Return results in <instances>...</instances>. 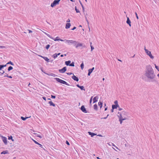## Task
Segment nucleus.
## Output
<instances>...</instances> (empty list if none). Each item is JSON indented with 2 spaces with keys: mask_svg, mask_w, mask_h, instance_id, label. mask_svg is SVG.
Wrapping results in <instances>:
<instances>
[{
  "mask_svg": "<svg viewBox=\"0 0 159 159\" xmlns=\"http://www.w3.org/2000/svg\"><path fill=\"white\" fill-rule=\"evenodd\" d=\"M144 75L148 79L151 80V82L157 81L156 80L154 79L156 75L150 65H149L146 66Z\"/></svg>",
  "mask_w": 159,
  "mask_h": 159,
  "instance_id": "1",
  "label": "nucleus"
},
{
  "mask_svg": "<svg viewBox=\"0 0 159 159\" xmlns=\"http://www.w3.org/2000/svg\"><path fill=\"white\" fill-rule=\"evenodd\" d=\"M54 79L56 80L57 82H58L60 83H61V84H66L68 86L70 85L68 83H67L66 81H65L63 80H62L61 79H60L59 78H55Z\"/></svg>",
  "mask_w": 159,
  "mask_h": 159,
  "instance_id": "2",
  "label": "nucleus"
},
{
  "mask_svg": "<svg viewBox=\"0 0 159 159\" xmlns=\"http://www.w3.org/2000/svg\"><path fill=\"white\" fill-rule=\"evenodd\" d=\"M61 0H55L53 2L51 3V7H53L57 5H58L59 4L60 1Z\"/></svg>",
  "mask_w": 159,
  "mask_h": 159,
  "instance_id": "3",
  "label": "nucleus"
},
{
  "mask_svg": "<svg viewBox=\"0 0 159 159\" xmlns=\"http://www.w3.org/2000/svg\"><path fill=\"white\" fill-rule=\"evenodd\" d=\"M145 52L147 55L149 56L151 59H153L154 58V57L151 54V52L148 49H145Z\"/></svg>",
  "mask_w": 159,
  "mask_h": 159,
  "instance_id": "4",
  "label": "nucleus"
},
{
  "mask_svg": "<svg viewBox=\"0 0 159 159\" xmlns=\"http://www.w3.org/2000/svg\"><path fill=\"white\" fill-rule=\"evenodd\" d=\"M66 42L68 43L69 44L70 43L73 44L74 46L77 43L76 41L73 40H66Z\"/></svg>",
  "mask_w": 159,
  "mask_h": 159,
  "instance_id": "5",
  "label": "nucleus"
},
{
  "mask_svg": "<svg viewBox=\"0 0 159 159\" xmlns=\"http://www.w3.org/2000/svg\"><path fill=\"white\" fill-rule=\"evenodd\" d=\"M120 116L119 117V121L120 122V123L121 124L122 122V121L126 120L127 119L125 117L123 118L121 113L120 114Z\"/></svg>",
  "mask_w": 159,
  "mask_h": 159,
  "instance_id": "6",
  "label": "nucleus"
},
{
  "mask_svg": "<svg viewBox=\"0 0 159 159\" xmlns=\"http://www.w3.org/2000/svg\"><path fill=\"white\" fill-rule=\"evenodd\" d=\"M66 70V66L63 67L62 69L59 70V71L61 73H64Z\"/></svg>",
  "mask_w": 159,
  "mask_h": 159,
  "instance_id": "7",
  "label": "nucleus"
},
{
  "mask_svg": "<svg viewBox=\"0 0 159 159\" xmlns=\"http://www.w3.org/2000/svg\"><path fill=\"white\" fill-rule=\"evenodd\" d=\"M81 110L84 113H87L88 112L87 111L86 109L85 108L84 106V105H82L81 108Z\"/></svg>",
  "mask_w": 159,
  "mask_h": 159,
  "instance_id": "8",
  "label": "nucleus"
},
{
  "mask_svg": "<svg viewBox=\"0 0 159 159\" xmlns=\"http://www.w3.org/2000/svg\"><path fill=\"white\" fill-rule=\"evenodd\" d=\"M38 56L43 58V59H44L46 61L48 62L50 61L49 59H48V58H47V57H43L41 55H38Z\"/></svg>",
  "mask_w": 159,
  "mask_h": 159,
  "instance_id": "9",
  "label": "nucleus"
},
{
  "mask_svg": "<svg viewBox=\"0 0 159 159\" xmlns=\"http://www.w3.org/2000/svg\"><path fill=\"white\" fill-rule=\"evenodd\" d=\"M2 139L3 142L5 145L7 144V139L5 137H2Z\"/></svg>",
  "mask_w": 159,
  "mask_h": 159,
  "instance_id": "10",
  "label": "nucleus"
},
{
  "mask_svg": "<svg viewBox=\"0 0 159 159\" xmlns=\"http://www.w3.org/2000/svg\"><path fill=\"white\" fill-rule=\"evenodd\" d=\"M76 86L79 88L80 89L82 90H85V89L84 88V87L83 86H80L79 84H77L76 85Z\"/></svg>",
  "mask_w": 159,
  "mask_h": 159,
  "instance_id": "11",
  "label": "nucleus"
},
{
  "mask_svg": "<svg viewBox=\"0 0 159 159\" xmlns=\"http://www.w3.org/2000/svg\"><path fill=\"white\" fill-rule=\"evenodd\" d=\"M72 78L74 80L76 81L77 82H78L79 81V79L78 77L76 76L75 75H73L72 77Z\"/></svg>",
  "mask_w": 159,
  "mask_h": 159,
  "instance_id": "12",
  "label": "nucleus"
},
{
  "mask_svg": "<svg viewBox=\"0 0 159 159\" xmlns=\"http://www.w3.org/2000/svg\"><path fill=\"white\" fill-rule=\"evenodd\" d=\"M98 96H96L94 97L93 99V103H94L97 102L98 101Z\"/></svg>",
  "mask_w": 159,
  "mask_h": 159,
  "instance_id": "13",
  "label": "nucleus"
},
{
  "mask_svg": "<svg viewBox=\"0 0 159 159\" xmlns=\"http://www.w3.org/2000/svg\"><path fill=\"white\" fill-rule=\"evenodd\" d=\"M126 22V23L129 25L130 27L131 26V22L129 18L128 17H127V20Z\"/></svg>",
  "mask_w": 159,
  "mask_h": 159,
  "instance_id": "14",
  "label": "nucleus"
},
{
  "mask_svg": "<svg viewBox=\"0 0 159 159\" xmlns=\"http://www.w3.org/2000/svg\"><path fill=\"white\" fill-rule=\"evenodd\" d=\"M32 140L35 144L39 145L40 147L41 148H43V146L41 144H40L38 143L36 141L33 139H32Z\"/></svg>",
  "mask_w": 159,
  "mask_h": 159,
  "instance_id": "15",
  "label": "nucleus"
},
{
  "mask_svg": "<svg viewBox=\"0 0 159 159\" xmlns=\"http://www.w3.org/2000/svg\"><path fill=\"white\" fill-rule=\"evenodd\" d=\"M88 133H89V135H90L91 136V137H93L94 136L96 135H97L96 134H95V133H92V132H88Z\"/></svg>",
  "mask_w": 159,
  "mask_h": 159,
  "instance_id": "16",
  "label": "nucleus"
},
{
  "mask_svg": "<svg viewBox=\"0 0 159 159\" xmlns=\"http://www.w3.org/2000/svg\"><path fill=\"white\" fill-rule=\"evenodd\" d=\"M71 25L70 23H67L66 25L65 28L66 29H69L70 28Z\"/></svg>",
  "mask_w": 159,
  "mask_h": 159,
  "instance_id": "17",
  "label": "nucleus"
},
{
  "mask_svg": "<svg viewBox=\"0 0 159 159\" xmlns=\"http://www.w3.org/2000/svg\"><path fill=\"white\" fill-rule=\"evenodd\" d=\"M48 103L50 105V106H52L54 107L56 106L55 104L54 103H53V102H52L51 101H49L48 102Z\"/></svg>",
  "mask_w": 159,
  "mask_h": 159,
  "instance_id": "18",
  "label": "nucleus"
},
{
  "mask_svg": "<svg viewBox=\"0 0 159 159\" xmlns=\"http://www.w3.org/2000/svg\"><path fill=\"white\" fill-rule=\"evenodd\" d=\"M71 62V61L70 60L66 61L65 62V64L67 66H70Z\"/></svg>",
  "mask_w": 159,
  "mask_h": 159,
  "instance_id": "19",
  "label": "nucleus"
},
{
  "mask_svg": "<svg viewBox=\"0 0 159 159\" xmlns=\"http://www.w3.org/2000/svg\"><path fill=\"white\" fill-rule=\"evenodd\" d=\"M1 154H9L8 151V150H5L4 151L2 152L1 153Z\"/></svg>",
  "mask_w": 159,
  "mask_h": 159,
  "instance_id": "20",
  "label": "nucleus"
},
{
  "mask_svg": "<svg viewBox=\"0 0 159 159\" xmlns=\"http://www.w3.org/2000/svg\"><path fill=\"white\" fill-rule=\"evenodd\" d=\"M30 117H24L23 116H21V119L23 120H25L27 119L30 118Z\"/></svg>",
  "mask_w": 159,
  "mask_h": 159,
  "instance_id": "21",
  "label": "nucleus"
},
{
  "mask_svg": "<svg viewBox=\"0 0 159 159\" xmlns=\"http://www.w3.org/2000/svg\"><path fill=\"white\" fill-rule=\"evenodd\" d=\"M93 108L95 110L97 111L98 109L97 105L96 104H94L93 106Z\"/></svg>",
  "mask_w": 159,
  "mask_h": 159,
  "instance_id": "22",
  "label": "nucleus"
},
{
  "mask_svg": "<svg viewBox=\"0 0 159 159\" xmlns=\"http://www.w3.org/2000/svg\"><path fill=\"white\" fill-rule=\"evenodd\" d=\"M98 105L100 107V108H101L102 106V102L99 101L98 102Z\"/></svg>",
  "mask_w": 159,
  "mask_h": 159,
  "instance_id": "23",
  "label": "nucleus"
},
{
  "mask_svg": "<svg viewBox=\"0 0 159 159\" xmlns=\"http://www.w3.org/2000/svg\"><path fill=\"white\" fill-rule=\"evenodd\" d=\"M82 46V43H79L77 44V45L75 46L76 48H77L81 46Z\"/></svg>",
  "mask_w": 159,
  "mask_h": 159,
  "instance_id": "24",
  "label": "nucleus"
},
{
  "mask_svg": "<svg viewBox=\"0 0 159 159\" xmlns=\"http://www.w3.org/2000/svg\"><path fill=\"white\" fill-rule=\"evenodd\" d=\"M94 69V67H93L91 69H90L88 70V71L90 72L91 73H92L93 70Z\"/></svg>",
  "mask_w": 159,
  "mask_h": 159,
  "instance_id": "25",
  "label": "nucleus"
},
{
  "mask_svg": "<svg viewBox=\"0 0 159 159\" xmlns=\"http://www.w3.org/2000/svg\"><path fill=\"white\" fill-rule=\"evenodd\" d=\"M13 69V68L11 66H10L8 67L7 70L8 71H10L11 70H12Z\"/></svg>",
  "mask_w": 159,
  "mask_h": 159,
  "instance_id": "26",
  "label": "nucleus"
},
{
  "mask_svg": "<svg viewBox=\"0 0 159 159\" xmlns=\"http://www.w3.org/2000/svg\"><path fill=\"white\" fill-rule=\"evenodd\" d=\"M47 74L48 75L52 76L53 77H56V76H57V75H56L55 74H53V73H51V74H50V75H49L48 74Z\"/></svg>",
  "mask_w": 159,
  "mask_h": 159,
  "instance_id": "27",
  "label": "nucleus"
},
{
  "mask_svg": "<svg viewBox=\"0 0 159 159\" xmlns=\"http://www.w3.org/2000/svg\"><path fill=\"white\" fill-rule=\"evenodd\" d=\"M8 139L9 140L11 139L12 141H14V140L13 139L12 137L11 136L8 137Z\"/></svg>",
  "mask_w": 159,
  "mask_h": 159,
  "instance_id": "28",
  "label": "nucleus"
},
{
  "mask_svg": "<svg viewBox=\"0 0 159 159\" xmlns=\"http://www.w3.org/2000/svg\"><path fill=\"white\" fill-rule=\"evenodd\" d=\"M52 57L54 58V59L56 58H57V54L56 53L54 54L52 56Z\"/></svg>",
  "mask_w": 159,
  "mask_h": 159,
  "instance_id": "29",
  "label": "nucleus"
},
{
  "mask_svg": "<svg viewBox=\"0 0 159 159\" xmlns=\"http://www.w3.org/2000/svg\"><path fill=\"white\" fill-rule=\"evenodd\" d=\"M59 38L58 37H57L55 38H53V39L55 41H59Z\"/></svg>",
  "mask_w": 159,
  "mask_h": 159,
  "instance_id": "30",
  "label": "nucleus"
},
{
  "mask_svg": "<svg viewBox=\"0 0 159 159\" xmlns=\"http://www.w3.org/2000/svg\"><path fill=\"white\" fill-rule=\"evenodd\" d=\"M11 64V65L12 66H14V64L11 61H9V62H8L7 63V64Z\"/></svg>",
  "mask_w": 159,
  "mask_h": 159,
  "instance_id": "31",
  "label": "nucleus"
},
{
  "mask_svg": "<svg viewBox=\"0 0 159 159\" xmlns=\"http://www.w3.org/2000/svg\"><path fill=\"white\" fill-rule=\"evenodd\" d=\"M84 63L83 62H82V63L80 65V67H81V68L82 70H83L84 68Z\"/></svg>",
  "mask_w": 159,
  "mask_h": 159,
  "instance_id": "32",
  "label": "nucleus"
},
{
  "mask_svg": "<svg viewBox=\"0 0 159 159\" xmlns=\"http://www.w3.org/2000/svg\"><path fill=\"white\" fill-rule=\"evenodd\" d=\"M74 64H75L74 62L73 61H72L71 62V63H70V66H75Z\"/></svg>",
  "mask_w": 159,
  "mask_h": 159,
  "instance_id": "33",
  "label": "nucleus"
},
{
  "mask_svg": "<svg viewBox=\"0 0 159 159\" xmlns=\"http://www.w3.org/2000/svg\"><path fill=\"white\" fill-rule=\"evenodd\" d=\"M122 114H124V115H125L126 116L127 115H128V113L126 112H125V111H123L122 112Z\"/></svg>",
  "mask_w": 159,
  "mask_h": 159,
  "instance_id": "34",
  "label": "nucleus"
},
{
  "mask_svg": "<svg viewBox=\"0 0 159 159\" xmlns=\"http://www.w3.org/2000/svg\"><path fill=\"white\" fill-rule=\"evenodd\" d=\"M75 10L76 11L77 13H79L80 12V11L77 8L76 6L75 7Z\"/></svg>",
  "mask_w": 159,
  "mask_h": 159,
  "instance_id": "35",
  "label": "nucleus"
},
{
  "mask_svg": "<svg viewBox=\"0 0 159 159\" xmlns=\"http://www.w3.org/2000/svg\"><path fill=\"white\" fill-rule=\"evenodd\" d=\"M50 47V45L49 44H48L46 46L45 48H46V49L48 50L49 48Z\"/></svg>",
  "mask_w": 159,
  "mask_h": 159,
  "instance_id": "36",
  "label": "nucleus"
},
{
  "mask_svg": "<svg viewBox=\"0 0 159 159\" xmlns=\"http://www.w3.org/2000/svg\"><path fill=\"white\" fill-rule=\"evenodd\" d=\"M92 43H90V47H91V51H92L94 49L93 47V46L91 45Z\"/></svg>",
  "mask_w": 159,
  "mask_h": 159,
  "instance_id": "37",
  "label": "nucleus"
},
{
  "mask_svg": "<svg viewBox=\"0 0 159 159\" xmlns=\"http://www.w3.org/2000/svg\"><path fill=\"white\" fill-rule=\"evenodd\" d=\"M112 108H113V109H116V106L115 105H113L112 106Z\"/></svg>",
  "mask_w": 159,
  "mask_h": 159,
  "instance_id": "38",
  "label": "nucleus"
},
{
  "mask_svg": "<svg viewBox=\"0 0 159 159\" xmlns=\"http://www.w3.org/2000/svg\"><path fill=\"white\" fill-rule=\"evenodd\" d=\"M155 67L159 71V68L158 66H156L155 64Z\"/></svg>",
  "mask_w": 159,
  "mask_h": 159,
  "instance_id": "39",
  "label": "nucleus"
},
{
  "mask_svg": "<svg viewBox=\"0 0 159 159\" xmlns=\"http://www.w3.org/2000/svg\"><path fill=\"white\" fill-rule=\"evenodd\" d=\"M47 35L48 37H49V38H50L51 39H53V38L49 34H47Z\"/></svg>",
  "mask_w": 159,
  "mask_h": 159,
  "instance_id": "40",
  "label": "nucleus"
},
{
  "mask_svg": "<svg viewBox=\"0 0 159 159\" xmlns=\"http://www.w3.org/2000/svg\"><path fill=\"white\" fill-rule=\"evenodd\" d=\"M109 116V114H108L107 116H106V117H102V118H101V119H106L107 117H108V116Z\"/></svg>",
  "mask_w": 159,
  "mask_h": 159,
  "instance_id": "41",
  "label": "nucleus"
},
{
  "mask_svg": "<svg viewBox=\"0 0 159 159\" xmlns=\"http://www.w3.org/2000/svg\"><path fill=\"white\" fill-rule=\"evenodd\" d=\"M135 15H136V16L137 19L138 20L139 19V17H138V16L137 13L136 12H135Z\"/></svg>",
  "mask_w": 159,
  "mask_h": 159,
  "instance_id": "42",
  "label": "nucleus"
},
{
  "mask_svg": "<svg viewBox=\"0 0 159 159\" xmlns=\"http://www.w3.org/2000/svg\"><path fill=\"white\" fill-rule=\"evenodd\" d=\"M51 98H52L55 99L56 98V96H54V95H51Z\"/></svg>",
  "mask_w": 159,
  "mask_h": 159,
  "instance_id": "43",
  "label": "nucleus"
},
{
  "mask_svg": "<svg viewBox=\"0 0 159 159\" xmlns=\"http://www.w3.org/2000/svg\"><path fill=\"white\" fill-rule=\"evenodd\" d=\"M5 48V47L3 46L0 45V48Z\"/></svg>",
  "mask_w": 159,
  "mask_h": 159,
  "instance_id": "44",
  "label": "nucleus"
},
{
  "mask_svg": "<svg viewBox=\"0 0 159 159\" xmlns=\"http://www.w3.org/2000/svg\"><path fill=\"white\" fill-rule=\"evenodd\" d=\"M66 144H67L68 145H70V143H69L68 141H67V140H66Z\"/></svg>",
  "mask_w": 159,
  "mask_h": 159,
  "instance_id": "45",
  "label": "nucleus"
},
{
  "mask_svg": "<svg viewBox=\"0 0 159 159\" xmlns=\"http://www.w3.org/2000/svg\"><path fill=\"white\" fill-rule=\"evenodd\" d=\"M112 145L113 146L115 147L116 148L118 149V148L117 147H116V146H115L114 143H112Z\"/></svg>",
  "mask_w": 159,
  "mask_h": 159,
  "instance_id": "46",
  "label": "nucleus"
},
{
  "mask_svg": "<svg viewBox=\"0 0 159 159\" xmlns=\"http://www.w3.org/2000/svg\"><path fill=\"white\" fill-rule=\"evenodd\" d=\"M66 74L67 75H70L72 74V73L71 72L66 73Z\"/></svg>",
  "mask_w": 159,
  "mask_h": 159,
  "instance_id": "47",
  "label": "nucleus"
},
{
  "mask_svg": "<svg viewBox=\"0 0 159 159\" xmlns=\"http://www.w3.org/2000/svg\"><path fill=\"white\" fill-rule=\"evenodd\" d=\"M7 64L5 65H2V66L3 67V68L4 67H5L7 66Z\"/></svg>",
  "mask_w": 159,
  "mask_h": 159,
  "instance_id": "48",
  "label": "nucleus"
},
{
  "mask_svg": "<svg viewBox=\"0 0 159 159\" xmlns=\"http://www.w3.org/2000/svg\"><path fill=\"white\" fill-rule=\"evenodd\" d=\"M4 73H5V71L3 70H2V72H0V73L1 74V75H3Z\"/></svg>",
  "mask_w": 159,
  "mask_h": 159,
  "instance_id": "49",
  "label": "nucleus"
},
{
  "mask_svg": "<svg viewBox=\"0 0 159 159\" xmlns=\"http://www.w3.org/2000/svg\"><path fill=\"white\" fill-rule=\"evenodd\" d=\"M114 103L115 104V105L118 104V101L117 100H116L114 102Z\"/></svg>",
  "mask_w": 159,
  "mask_h": 159,
  "instance_id": "50",
  "label": "nucleus"
},
{
  "mask_svg": "<svg viewBox=\"0 0 159 159\" xmlns=\"http://www.w3.org/2000/svg\"><path fill=\"white\" fill-rule=\"evenodd\" d=\"M2 68H3L2 66V65H0V70H1Z\"/></svg>",
  "mask_w": 159,
  "mask_h": 159,
  "instance_id": "51",
  "label": "nucleus"
},
{
  "mask_svg": "<svg viewBox=\"0 0 159 159\" xmlns=\"http://www.w3.org/2000/svg\"><path fill=\"white\" fill-rule=\"evenodd\" d=\"M79 1L81 7L82 6H83V5L82 4V2H81L80 1V0H79Z\"/></svg>",
  "mask_w": 159,
  "mask_h": 159,
  "instance_id": "52",
  "label": "nucleus"
},
{
  "mask_svg": "<svg viewBox=\"0 0 159 159\" xmlns=\"http://www.w3.org/2000/svg\"><path fill=\"white\" fill-rule=\"evenodd\" d=\"M82 10H83V11H84V6H82Z\"/></svg>",
  "mask_w": 159,
  "mask_h": 159,
  "instance_id": "53",
  "label": "nucleus"
},
{
  "mask_svg": "<svg viewBox=\"0 0 159 159\" xmlns=\"http://www.w3.org/2000/svg\"><path fill=\"white\" fill-rule=\"evenodd\" d=\"M76 27L74 26V27L73 28H72V29H71V30H75V29H76Z\"/></svg>",
  "mask_w": 159,
  "mask_h": 159,
  "instance_id": "54",
  "label": "nucleus"
},
{
  "mask_svg": "<svg viewBox=\"0 0 159 159\" xmlns=\"http://www.w3.org/2000/svg\"><path fill=\"white\" fill-rule=\"evenodd\" d=\"M28 31H29V33H30L32 32V31L30 30H28Z\"/></svg>",
  "mask_w": 159,
  "mask_h": 159,
  "instance_id": "55",
  "label": "nucleus"
},
{
  "mask_svg": "<svg viewBox=\"0 0 159 159\" xmlns=\"http://www.w3.org/2000/svg\"><path fill=\"white\" fill-rule=\"evenodd\" d=\"M85 19H86V21H87V23H88V25H89V22L88 20H87V17H85Z\"/></svg>",
  "mask_w": 159,
  "mask_h": 159,
  "instance_id": "56",
  "label": "nucleus"
},
{
  "mask_svg": "<svg viewBox=\"0 0 159 159\" xmlns=\"http://www.w3.org/2000/svg\"><path fill=\"white\" fill-rule=\"evenodd\" d=\"M91 73L90 72H89V71H88V76H89L91 74Z\"/></svg>",
  "mask_w": 159,
  "mask_h": 159,
  "instance_id": "57",
  "label": "nucleus"
},
{
  "mask_svg": "<svg viewBox=\"0 0 159 159\" xmlns=\"http://www.w3.org/2000/svg\"><path fill=\"white\" fill-rule=\"evenodd\" d=\"M5 74L6 75H4V77H8V75H7V73H6Z\"/></svg>",
  "mask_w": 159,
  "mask_h": 159,
  "instance_id": "58",
  "label": "nucleus"
},
{
  "mask_svg": "<svg viewBox=\"0 0 159 159\" xmlns=\"http://www.w3.org/2000/svg\"><path fill=\"white\" fill-rule=\"evenodd\" d=\"M43 98L45 101H46V98L45 97H43Z\"/></svg>",
  "mask_w": 159,
  "mask_h": 159,
  "instance_id": "59",
  "label": "nucleus"
},
{
  "mask_svg": "<svg viewBox=\"0 0 159 159\" xmlns=\"http://www.w3.org/2000/svg\"><path fill=\"white\" fill-rule=\"evenodd\" d=\"M115 105H116V108H117V107H119V105L118 104H117Z\"/></svg>",
  "mask_w": 159,
  "mask_h": 159,
  "instance_id": "60",
  "label": "nucleus"
},
{
  "mask_svg": "<svg viewBox=\"0 0 159 159\" xmlns=\"http://www.w3.org/2000/svg\"><path fill=\"white\" fill-rule=\"evenodd\" d=\"M92 99H90V100H89V103H90V104H91V102H92Z\"/></svg>",
  "mask_w": 159,
  "mask_h": 159,
  "instance_id": "61",
  "label": "nucleus"
},
{
  "mask_svg": "<svg viewBox=\"0 0 159 159\" xmlns=\"http://www.w3.org/2000/svg\"><path fill=\"white\" fill-rule=\"evenodd\" d=\"M118 110H119V111H120L122 110V109L119 107Z\"/></svg>",
  "mask_w": 159,
  "mask_h": 159,
  "instance_id": "62",
  "label": "nucleus"
},
{
  "mask_svg": "<svg viewBox=\"0 0 159 159\" xmlns=\"http://www.w3.org/2000/svg\"><path fill=\"white\" fill-rule=\"evenodd\" d=\"M114 109L113 108H112V109L111 110V112H113L114 111Z\"/></svg>",
  "mask_w": 159,
  "mask_h": 159,
  "instance_id": "63",
  "label": "nucleus"
},
{
  "mask_svg": "<svg viewBox=\"0 0 159 159\" xmlns=\"http://www.w3.org/2000/svg\"><path fill=\"white\" fill-rule=\"evenodd\" d=\"M70 21V20L69 19H68L67 20V22H69Z\"/></svg>",
  "mask_w": 159,
  "mask_h": 159,
  "instance_id": "64",
  "label": "nucleus"
}]
</instances>
